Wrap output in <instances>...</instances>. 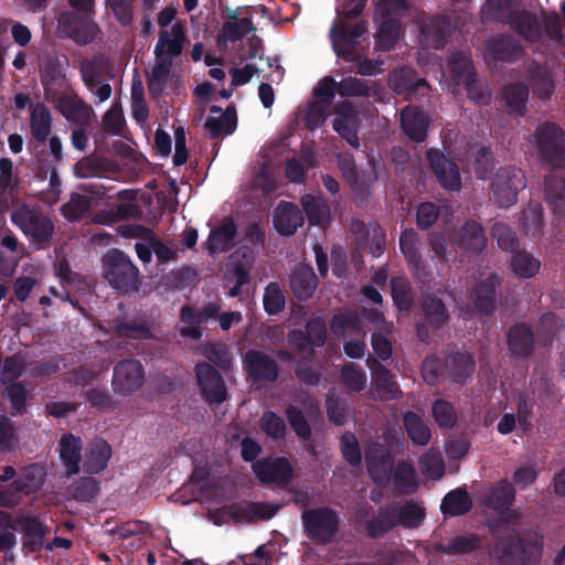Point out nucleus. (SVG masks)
I'll list each match as a JSON object with an SVG mask.
<instances>
[{
	"label": "nucleus",
	"mask_w": 565,
	"mask_h": 565,
	"mask_svg": "<svg viewBox=\"0 0 565 565\" xmlns=\"http://www.w3.org/2000/svg\"><path fill=\"white\" fill-rule=\"evenodd\" d=\"M493 238L497 239L499 247L507 252H512L518 246L515 234L503 223H495L492 227Z\"/></svg>",
	"instance_id": "nucleus-59"
},
{
	"label": "nucleus",
	"mask_w": 565,
	"mask_h": 565,
	"mask_svg": "<svg viewBox=\"0 0 565 565\" xmlns=\"http://www.w3.org/2000/svg\"><path fill=\"white\" fill-rule=\"evenodd\" d=\"M88 199L84 195L74 194L70 201L62 206L63 215L70 220H78L88 210Z\"/></svg>",
	"instance_id": "nucleus-63"
},
{
	"label": "nucleus",
	"mask_w": 565,
	"mask_h": 565,
	"mask_svg": "<svg viewBox=\"0 0 565 565\" xmlns=\"http://www.w3.org/2000/svg\"><path fill=\"white\" fill-rule=\"evenodd\" d=\"M308 221L312 225L324 226L330 221V209L320 198L305 195L301 200Z\"/></svg>",
	"instance_id": "nucleus-34"
},
{
	"label": "nucleus",
	"mask_w": 565,
	"mask_h": 565,
	"mask_svg": "<svg viewBox=\"0 0 565 565\" xmlns=\"http://www.w3.org/2000/svg\"><path fill=\"white\" fill-rule=\"evenodd\" d=\"M509 345L513 354H527L533 345V337L524 326H516L509 332Z\"/></svg>",
	"instance_id": "nucleus-46"
},
{
	"label": "nucleus",
	"mask_w": 565,
	"mask_h": 565,
	"mask_svg": "<svg viewBox=\"0 0 565 565\" xmlns=\"http://www.w3.org/2000/svg\"><path fill=\"white\" fill-rule=\"evenodd\" d=\"M524 186V174L516 168H501L491 179L492 194L502 207L514 204L518 191Z\"/></svg>",
	"instance_id": "nucleus-9"
},
{
	"label": "nucleus",
	"mask_w": 565,
	"mask_h": 565,
	"mask_svg": "<svg viewBox=\"0 0 565 565\" xmlns=\"http://www.w3.org/2000/svg\"><path fill=\"white\" fill-rule=\"evenodd\" d=\"M449 70L456 85H465L468 96L478 104L488 98L487 90L478 83L471 72L470 60L466 55L454 57L449 62Z\"/></svg>",
	"instance_id": "nucleus-11"
},
{
	"label": "nucleus",
	"mask_w": 565,
	"mask_h": 565,
	"mask_svg": "<svg viewBox=\"0 0 565 565\" xmlns=\"http://www.w3.org/2000/svg\"><path fill=\"white\" fill-rule=\"evenodd\" d=\"M393 481L395 487L403 492H414L417 489L415 470L406 462H399L397 465Z\"/></svg>",
	"instance_id": "nucleus-51"
},
{
	"label": "nucleus",
	"mask_w": 565,
	"mask_h": 565,
	"mask_svg": "<svg viewBox=\"0 0 565 565\" xmlns=\"http://www.w3.org/2000/svg\"><path fill=\"white\" fill-rule=\"evenodd\" d=\"M498 284L497 276H490L487 282H482L473 291L476 308L480 312H488L493 305L494 289Z\"/></svg>",
	"instance_id": "nucleus-48"
},
{
	"label": "nucleus",
	"mask_w": 565,
	"mask_h": 565,
	"mask_svg": "<svg viewBox=\"0 0 565 565\" xmlns=\"http://www.w3.org/2000/svg\"><path fill=\"white\" fill-rule=\"evenodd\" d=\"M51 114L49 108L38 103L31 106L30 126L33 137L39 141H44L51 131Z\"/></svg>",
	"instance_id": "nucleus-32"
},
{
	"label": "nucleus",
	"mask_w": 565,
	"mask_h": 565,
	"mask_svg": "<svg viewBox=\"0 0 565 565\" xmlns=\"http://www.w3.org/2000/svg\"><path fill=\"white\" fill-rule=\"evenodd\" d=\"M104 276L116 289L124 292L138 288V269L121 252H110L104 260Z\"/></svg>",
	"instance_id": "nucleus-7"
},
{
	"label": "nucleus",
	"mask_w": 565,
	"mask_h": 565,
	"mask_svg": "<svg viewBox=\"0 0 565 565\" xmlns=\"http://www.w3.org/2000/svg\"><path fill=\"white\" fill-rule=\"evenodd\" d=\"M367 469L371 477L377 483H386L391 480L393 468L391 457L382 445H372L365 455Z\"/></svg>",
	"instance_id": "nucleus-21"
},
{
	"label": "nucleus",
	"mask_w": 565,
	"mask_h": 565,
	"mask_svg": "<svg viewBox=\"0 0 565 565\" xmlns=\"http://www.w3.org/2000/svg\"><path fill=\"white\" fill-rule=\"evenodd\" d=\"M307 338L301 331H291L289 333V344L305 358L313 353L315 347L323 345L327 338L326 324L321 319H313L307 324Z\"/></svg>",
	"instance_id": "nucleus-13"
},
{
	"label": "nucleus",
	"mask_w": 565,
	"mask_h": 565,
	"mask_svg": "<svg viewBox=\"0 0 565 565\" xmlns=\"http://www.w3.org/2000/svg\"><path fill=\"white\" fill-rule=\"evenodd\" d=\"M57 22L60 29L81 44L92 42L98 33V28L92 19L88 17L81 18L75 12L62 13Z\"/></svg>",
	"instance_id": "nucleus-14"
},
{
	"label": "nucleus",
	"mask_w": 565,
	"mask_h": 565,
	"mask_svg": "<svg viewBox=\"0 0 565 565\" xmlns=\"http://www.w3.org/2000/svg\"><path fill=\"white\" fill-rule=\"evenodd\" d=\"M490 554L499 565H537L542 556V541L510 534L500 539Z\"/></svg>",
	"instance_id": "nucleus-2"
},
{
	"label": "nucleus",
	"mask_w": 565,
	"mask_h": 565,
	"mask_svg": "<svg viewBox=\"0 0 565 565\" xmlns=\"http://www.w3.org/2000/svg\"><path fill=\"white\" fill-rule=\"evenodd\" d=\"M511 25L527 41L534 42L539 39L541 30L536 19L526 12L510 18Z\"/></svg>",
	"instance_id": "nucleus-47"
},
{
	"label": "nucleus",
	"mask_w": 565,
	"mask_h": 565,
	"mask_svg": "<svg viewBox=\"0 0 565 565\" xmlns=\"http://www.w3.org/2000/svg\"><path fill=\"white\" fill-rule=\"evenodd\" d=\"M431 415L441 428H451L457 423V413L454 406L445 399H436L433 403Z\"/></svg>",
	"instance_id": "nucleus-49"
},
{
	"label": "nucleus",
	"mask_w": 565,
	"mask_h": 565,
	"mask_svg": "<svg viewBox=\"0 0 565 565\" xmlns=\"http://www.w3.org/2000/svg\"><path fill=\"white\" fill-rule=\"evenodd\" d=\"M529 92L526 86L522 84L509 85L504 88L503 98L505 106L510 114L521 115L523 114Z\"/></svg>",
	"instance_id": "nucleus-40"
},
{
	"label": "nucleus",
	"mask_w": 565,
	"mask_h": 565,
	"mask_svg": "<svg viewBox=\"0 0 565 565\" xmlns=\"http://www.w3.org/2000/svg\"><path fill=\"white\" fill-rule=\"evenodd\" d=\"M401 121L404 132L415 141H423L426 137L428 119L425 114L414 107L402 110Z\"/></svg>",
	"instance_id": "nucleus-26"
},
{
	"label": "nucleus",
	"mask_w": 565,
	"mask_h": 565,
	"mask_svg": "<svg viewBox=\"0 0 565 565\" xmlns=\"http://www.w3.org/2000/svg\"><path fill=\"white\" fill-rule=\"evenodd\" d=\"M480 545V540L476 535H459L450 539L447 542L438 545V551L449 554L458 555L475 551Z\"/></svg>",
	"instance_id": "nucleus-41"
},
{
	"label": "nucleus",
	"mask_w": 565,
	"mask_h": 565,
	"mask_svg": "<svg viewBox=\"0 0 565 565\" xmlns=\"http://www.w3.org/2000/svg\"><path fill=\"white\" fill-rule=\"evenodd\" d=\"M45 470L41 465H31L21 472L15 487L19 491L30 493L39 490L44 482Z\"/></svg>",
	"instance_id": "nucleus-38"
},
{
	"label": "nucleus",
	"mask_w": 565,
	"mask_h": 565,
	"mask_svg": "<svg viewBox=\"0 0 565 565\" xmlns=\"http://www.w3.org/2000/svg\"><path fill=\"white\" fill-rule=\"evenodd\" d=\"M110 457V446L103 439H95L85 448L83 470L87 473H98L106 468Z\"/></svg>",
	"instance_id": "nucleus-22"
},
{
	"label": "nucleus",
	"mask_w": 565,
	"mask_h": 565,
	"mask_svg": "<svg viewBox=\"0 0 565 565\" xmlns=\"http://www.w3.org/2000/svg\"><path fill=\"white\" fill-rule=\"evenodd\" d=\"M523 226L527 235L536 236L542 226V207L532 204L523 212Z\"/></svg>",
	"instance_id": "nucleus-61"
},
{
	"label": "nucleus",
	"mask_w": 565,
	"mask_h": 565,
	"mask_svg": "<svg viewBox=\"0 0 565 565\" xmlns=\"http://www.w3.org/2000/svg\"><path fill=\"white\" fill-rule=\"evenodd\" d=\"M427 158L440 184L446 190L458 191L461 186V178L457 166L438 150H428Z\"/></svg>",
	"instance_id": "nucleus-18"
},
{
	"label": "nucleus",
	"mask_w": 565,
	"mask_h": 565,
	"mask_svg": "<svg viewBox=\"0 0 565 565\" xmlns=\"http://www.w3.org/2000/svg\"><path fill=\"white\" fill-rule=\"evenodd\" d=\"M340 168L348 182L355 185H364L375 178L374 172L367 175L364 172H359L348 156L340 158Z\"/></svg>",
	"instance_id": "nucleus-56"
},
{
	"label": "nucleus",
	"mask_w": 565,
	"mask_h": 565,
	"mask_svg": "<svg viewBox=\"0 0 565 565\" xmlns=\"http://www.w3.org/2000/svg\"><path fill=\"white\" fill-rule=\"evenodd\" d=\"M373 381L375 383V395L381 399H393L398 393V386L392 380L390 372L382 365L373 369Z\"/></svg>",
	"instance_id": "nucleus-36"
},
{
	"label": "nucleus",
	"mask_w": 565,
	"mask_h": 565,
	"mask_svg": "<svg viewBox=\"0 0 565 565\" xmlns=\"http://www.w3.org/2000/svg\"><path fill=\"white\" fill-rule=\"evenodd\" d=\"M236 117L233 111L222 113L220 108L212 107L205 122V128L212 137L230 135L235 130Z\"/></svg>",
	"instance_id": "nucleus-29"
},
{
	"label": "nucleus",
	"mask_w": 565,
	"mask_h": 565,
	"mask_svg": "<svg viewBox=\"0 0 565 565\" xmlns=\"http://www.w3.org/2000/svg\"><path fill=\"white\" fill-rule=\"evenodd\" d=\"M60 456L70 475L78 473L81 470V440L73 435H66L60 441Z\"/></svg>",
	"instance_id": "nucleus-30"
},
{
	"label": "nucleus",
	"mask_w": 565,
	"mask_h": 565,
	"mask_svg": "<svg viewBox=\"0 0 565 565\" xmlns=\"http://www.w3.org/2000/svg\"><path fill=\"white\" fill-rule=\"evenodd\" d=\"M143 384V370L138 361H124L115 367L113 385L121 393H131Z\"/></svg>",
	"instance_id": "nucleus-17"
},
{
	"label": "nucleus",
	"mask_w": 565,
	"mask_h": 565,
	"mask_svg": "<svg viewBox=\"0 0 565 565\" xmlns=\"http://www.w3.org/2000/svg\"><path fill=\"white\" fill-rule=\"evenodd\" d=\"M24 370V362L19 356L6 359L0 364V382L6 384L17 380Z\"/></svg>",
	"instance_id": "nucleus-58"
},
{
	"label": "nucleus",
	"mask_w": 565,
	"mask_h": 565,
	"mask_svg": "<svg viewBox=\"0 0 565 565\" xmlns=\"http://www.w3.org/2000/svg\"><path fill=\"white\" fill-rule=\"evenodd\" d=\"M418 236L414 230H406L399 238L401 250L405 255L408 263L417 265L418 262Z\"/></svg>",
	"instance_id": "nucleus-60"
},
{
	"label": "nucleus",
	"mask_w": 565,
	"mask_h": 565,
	"mask_svg": "<svg viewBox=\"0 0 565 565\" xmlns=\"http://www.w3.org/2000/svg\"><path fill=\"white\" fill-rule=\"evenodd\" d=\"M253 262L254 255L247 248H239L231 254L225 271V286L228 288V296H237L241 287L248 282Z\"/></svg>",
	"instance_id": "nucleus-10"
},
{
	"label": "nucleus",
	"mask_w": 565,
	"mask_h": 565,
	"mask_svg": "<svg viewBox=\"0 0 565 565\" xmlns=\"http://www.w3.org/2000/svg\"><path fill=\"white\" fill-rule=\"evenodd\" d=\"M486 49L493 61L511 60L519 53V45L508 38L491 39L486 42Z\"/></svg>",
	"instance_id": "nucleus-39"
},
{
	"label": "nucleus",
	"mask_w": 565,
	"mask_h": 565,
	"mask_svg": "<svg viewBox=\"0 0 565 565\" xmlns=\"http://www.w3.org/2000/svg\"><path fill=\"white\" fill-rule=\"evenodd\" d=\"M253 470L262 483L286 484L294 470L288 459L276 457L265 458L253 465Z\"/></svg>",
	"instance_id": "nucleus-12"
},
{
	"label": "nucleus",
	"mask_w": 565,
	"mask_h": 565,
	"mask_svg": "<svg viewBox=\"0 0 565 565\" xmlns=\"http://www.w3.org/2000/svg\"><path fill=\"white\" fill-rule=\"evenodd\" d=\"M177 6H169L157 14L158 40L153 49L154 56L178 58L188 43V28L184 21L177 19Z\"/></svg>",
	"instance_id": "nucleus-1"
},
{
	"label": "nucleus",
	"mask_w": 565,
	"mask_h": 565,
	"mask_svg": "<svg viewBox=\"0 0 565 565\" xmlns=\"http://www.w3.org/2000/svg\"><path fill=\"white\" fill-rule=\"evenodd\" d=\"M32 274L33 276L19 277L14 282V294L20 301H24L29 297L31 290L40 280L42 274L41 267L36 266Z\"/></svg>",
	"instance_id": "nucleus-62"
},
{
	"label": "nucleus",
	"mask_w": 565,
	"mask_h": 565,
	"mask_svg": "<svg viewBox=\"0 0 565 565\" xmlns=\"http://www.w3.org/2000/svg\"><path fill=\"white\" fill-rule=\"evenodd\" d=\"M18 527L6 513L0 512V552L10 551L17 543Z\"/></svg>",
	"instance_id": "nucleus-53"
},
{
	"label": "nucleus",
	"mask_w": 565,
	"mask_h": 565,
	"mask_svg": "<svg viewBox=\"0 0 565 565\" xmlns=\"http://www.w3.org/2000/svg\"><path fill=\"white\" fill-rule=\"evenodd\" d=\"M452 375L456 381H463L475 370V363L468 353H458L451 359Z\"/></svg>",
	"instance_id": "nucleus-64"
},
{
	"label": "nucleus",
	"mask_w": 565,
	"mask_h": 565,
	"mask_svg": "<svg viewBox=\"0 0 565 565\" xmlns=\"http://www.w3.org/2000/svg\"><path fill=\"white\" fill-rule=\"evenodd\" d=\"M406 4L404 0H381L375 12V22L379 24L377 42L384 50L394 46L399 38V18L404 14Z\"/></svg>",
	"instance_id": "nucleus-4"
},
{
	"label": "nucleus",
	"mask_w": 565,
	"mask_h": 565,
	"mask_svg": "<svg viewBox=\"0 0 565 565\" xmlns=\"http://www.w3.org/2000/svg\"><path fill=\"white\" fill-rule=\"evenodd\" d=\"M19 437L12 420L0 416V450L10 451L18 447Z\"/></svg>",
	"instance_id": "nucleus-54"
},
{
	"label": "nucleus",
	"mask_w": 565,
	"mask_h": 565,
	"mask_svg": "<svg viewBox=\"0 0 565 565\" xmlns=\"http://www.w3.org/2000/svg\"><path fill=\"white\" fill-rule=\"evenodd\" d=\"M11 220L39 248L50 242L54 225L41 212L23 205L13 211Z\"/></svg>",
	"instance_id": "nucleus-5"
},
{
	"label": "nucleus",
	"mask_w": 565,
	"mask_h": 565,
	"mask_svg": "<svg viewBox=\"0 0 565 565\" xmlns=\"http://www.w3.org/2000/svg\"><path fill=\"white\" fill-rule=\"evenodd\" d=\"M533 148L546 161L561 166L565 158V134L553 122L540 124L530 138Z\"/></svg>",
	"instance_id": "nucleus-6"
},
{
	"label": "nucleus",
	"mask_w": 565,
	"mask_h": 565,
	"mask_svg": "<svg viewBox=\"0 0 565 565\" xmlns=\"http://www.w3.org/2000/svg\"><path fill=\"white\" fill-rule=\"evenodd\" d=\"M294 294L300 299L309 298L317 287V279L313 270L308 266L297 268L290 280Z\"/></svg>",
	"instance_id": "nucleus-31"
},
{
	"label": "nucleus",
	"mask_w": 565,
	"mask_h": 565,
	"mask_svg": "<svg viewBox=\"0 0 565 565\" xmlns=\"http://www.w3.org/2000/svg\"><path fill=\"white\" fill-rule=\"evenodd\" d=\"M424 518V509L416 503L395 504L382 511L376 519L372 520L367 525V532L371 536H377L395 524H401L404 527H416L423 522Z\"/></svg>",
	"instance_id": "nucleus-3"
},
{
	"label": "nucleus",
	"mask_w": 565,
	"mask_h": 565,
	"mask_svg": "<svg viewBox=\"0 0 565 565\" xmlns=\"http://www.w3.org/2000/svg\"><path fill=\"white\" fill-rule=\"evenodd\" d=\"M360 111L350 103L345 102L335 109L333 129L342 136L350 146L358 148L359 138L356 132L360 127Z\"/></svg>",
	"instance_id": "nucleus-15"
},
{
	"label": "nucleus",
	"mask_w": 565,
	"mask_h": 565,
	"mask_svg": "<svg viewBox=\"0 0 565 565\" xmlns=\"http://www.w3.org/2000/svg\"><path fill=\"white\" fill-rule=\"evenodd\" d=\"M454 242L466 250L479 252L484 248L487 238L478 223L468 222L456 234Z\"/></svg>",
	"instance_id": "nucleus-27"
},
{
	"label": "nucleus",
	"mask_w": 565,
	"mask_h": 565,
	"mask_svg": "<svg viewBox=\"0 0 565 565\" xmlns=\"http://www.w3.org/2000/svg\"><path fill=\"white\" fill-rule=\"evenodd\" d=\"M471 500L465 490L457 489L449 492L441 502V510L445 514L460 515L469 511Z\"/></svg>",
	"instance_id": "nucleus-42"
},
{
	"label": "nucleus",
	"mask_w": 565,
	"mask_h": 565,
	"mask_svg": "<svg viewBox=\"0 0 565 565\" xmlns=\"http://www.w3.org/2000/svg\"><path fill=\"white\" fill-rule=\"evenodd\" d=\"M529 405L525 401L519 404L518 414L505 413L502 415L498 423V431L502 435L512 433L516 425L526 429L529 427L527 422Z\"/></svg>",
	"instance_id": "nucleus-43"
},
{
	"label": "nucleus",
	"mask_w": 565,
	"mask_h": 565,
	"mask_svg": "<svg viewBox=\"0 0 565 565\" xmlns=\"http://www.w3.org/2000/svg\"><path fill=\"white\" fill-rule=\"evenodd\" d=\"M285 306V296L280 289V287L271 282L269 284L264 292V307L265 310L270 313H278L282 310Z\"/></svg>",
	"instance_id": "nucleus-57"
},
{
	"label": "nucleus",
	"mask_w": 565,
	"mask_h": 565,
	"mask_svg": "<svg viewBox=\"0 0 565 565\" xmlns=\"http://www.w3.org/2000/svg\"><path fill=\"white\" fill-rule=\"evenodd\" d=\"M509 267L516 277L527 279L540 271L541 263L532 254L521 250L511 257Z\"/></svg>",
	"instance_id": "nucleus-33"
},
{
	"label": "nucleus",
	"mask_w": 565,
	"mask_h": 565,
	"mask_svg": "<svg viewBox=\"0 0 565 565\" xmlns=\"http://www.w3.org/2000/svg\"><path fill=\"white\" fill-rule=\"evenodd\" d=\"M544 193L554 213L565 214V171L561 166H555V169L546 175Z\"/></svg>",
	"instance_id": "nucleus-20"
},
{
	"label": "nucleus",
	"mask_w": 565,
	"mask_h": 565,
	"mask_svg": "<svg viewBox=\"0 0 565 565\" xmlns=\"http://www.w3.org/2000/svg\"><path fill=\"white\" fill-rule=\"evenodd\" d=\"M245 364L248 373L255 380L274 381L277 377V364L259 351H248L245 355Z\"/></svg>",
	"instance_id": "nucleus-24"
},
{
	"label": "nucleus",
	"mask_w": 565,
	"mask_h": 565,
	"mask_svg": "<svg viewBox=\"0 0 565 565\" xmlns=\"http://www.w3.org/2000/svg\"><path fill=\"white\" fill-rule=\"evenodd\" d=\"M422 473L429 479H439L444 475L443 456L437 450H428L419 460Z\"/></svg>",
	"instance_id": "nucleus-50"
},
{
	"label": "nucleus",
	"mask_w": 565,
	"mask_h": 565,
	"mask_svg": "<svg viewBox=\"0 0 565 565\" xmlns=\"http://www.w3.org/2000/svg\"><path fill=\"white\" fill-rule=\"evenodd\" d=\"M514 498L512 486L507 481H500L487 494L486 501L489 507L494 510L507 509Z\"/></svg>",
	"instance_id": "nucleus-45"
},
{
	"label": "nucleus",
	"mask_w": 565,
	"mask_h": 565,
	"mask_svg": "<svg viewBox=\"0 0 565 565\" xmlns=\"http://www.w3.org/2000/svg\"><path fill=\"white\" fill-rule=\"evenodd\" d=\"M274 226L281 235H291L302 225L303 217L292 203H280L274 212Z\"/></svg>",
	"instance_id": "nucleus-25"
},
{
	"label": "nucleus",
	"mask_w": 565,
	"mask_h": 565,
	"mask_svg": "<svg viewBox=\"0 0 565 565\" xmlns=\"http://www.w3.org/2000/svg\"><path fill=\"white\" fill-rule=\"evenodd\" d=\"M253 30L252 23L247 19L232 20L226 22L221 32L224 41L234 42Z\"/></svg>",
	"instance_id": "nucleus-55"
},
{
	"label": "nucleus",
	"mask_w": 565,
	"mask_h": 565,
	"mask_svg": "<svg viewBox=\"0 0 565 565\" xmlns=\"http://www.w3.org/2000/svg\"><path fill=\"white\" fill-rule=\"evenodd\" d=\"M308 533L320 541H327L335 532L338 521L330 510H315L303 513Z\"/></svg>",
	"instance_id": "nucleus-19"
},
{
	"label": "nucleus",
	"mask_w": 565,
	"mask_h": 565,
	"mask_svg": "<svg viewBox=\"0 0 565 565\" xmlns=\"http://www.w3.org/2000/svg\"><path fill=\"white\" fill-rule=\"evenodd\" d=\"M365 33L366 24L364 22L350 26L335 21L330 30L333 50L345 61L358 60V46L361 44L360 39Z\"/></svg>",
	"instance_id": "nucleus-8"
},
{
	"label": "nucleus",
	"mask_w": 565,
	"mask_h": 565,
	"mask_svg": "<svg viewBox=\"0 0 565 565\" xmlns=\"http://www.w3.org/2000/svg\"><path fill=\"white\" fill-rule=\"evenodd\" d=\"M154 65L147 74V82L150 94L158 96L169 79L174 60L166 56H154Z\"/></svg>",
	"instance_id": "nucleus-28"
},
{
	"label": "nucleus",
	"mask_w": 565,
	"mask_h": 565,
	"mask_svg": "<svg viewBox=\"0 0 565 565\" xmlns=\"http://www.w3.org/2000/svg\"><path fill=\"white\" fill-rule=\"evenodd\" d=\"M61 113L75 122L85 124L89 121L92 109L77 97H64L58 104Z\"/></svg>",
	"instance_id": "nucleus-35"
},
{
	"label": "nucleus",
	"mask_w": 565,
	"mask_h": 565,
	"mask_svg": "<svg viewBox=\"0 0 565 565\" xmlns=\"http://www.w3.org/2000/svg\"><path fill=\"white\" fill-rule=\"evenodd\" d=\"M404 425L409 438L417 445L424 446L430 440L431 434L422 417L413 412L404 415Z\"/></svg>",
	"instance_id": "nucleus-37"
},
{
	"label": "nucleus",
	"mask_w": 565,
	"mask_h": 565,
	"mask_svg": "<svg viewBox=\"0 0 565 565\" xmlns=\"http://www.w3.org/2000/svg\"><path fill=\"white\" fill-rule=\"evenodd\" d=\"M390 83L397 93H404L413 87L419 88L426 86L425 79H414V72L411 68H402L395 72L391 76Z\"/></svg>",
	"instance_id": "nucleus-52"
},
{
	"label": "nucleus",
	"mask_w": 565,
	"mask_h": 565,
	"mask_svg": "<svg viewBox=\"0 0 565 565\" xmlns=\"http://www.w3.org/2000/svg\"><path fill=\"white\" fill-rule=\"evenodd\" d=\"M259 428L267 437L274 440H281L287 431L285 420L271 411L263 413L259 419Z\"/></svg>",
	"instance_id": "nucleus-44"
},
{
	"label": "nucleus",
	"mask_w": 565,
	"mask_h": 565,
	"mask_svg": "<svg viewBox=\"0 0 565 565\" xmlns=\"http://www.w3.org/2000/svg\"><path fill=\"white\" fill-rule=\"evenodd\" d=\"M196 377L202 393L210 404L221 403L226 397V388L218 372L207 363L196 366Z\"/></svg>",
	"instance_id": "nucleus-16"
},
{
	"label": "nucleus",
	"mask_w": 565,
	"mask_h": 565,
	"mask_svg": "<svg viewBox=\"0 0 565 565\" xmlns=\"http://www.w3.org/2000/svg\"><path fill=\"white\" fill-rule=\"evenodd\" d=\"M236 235V226L232 218H224L218 227L211 231L205 243V249L210 255L226 252L233 246Z\"/></svg>",
	"instance_id": "nucleus-23"
}]
</instances>
